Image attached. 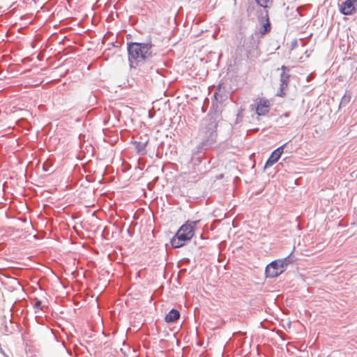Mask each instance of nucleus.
<instances>
[{
	"label": "nucleus",
	"instance_id": "1",
	"mask_svg": "<svg viewBox=\"0 0 357 357\" xmlns=\"http://www.w3.org/2000/svg\"><path fill=\"white\" fill-rule=\"evenodd\" d=\"M153 47L151 42L128 43L127 50L130 68H136L150 60L153 56Z\"/></svg>",
	"mask_w": 357,
	"mask_h": 357
},
{
	"label": "nucleus",
	"instance_id": "2",
	"mask_svg": "<svg viewBox=\"0 0 357 357\" xmlns=\"http://www.w3.org/2000/svg\"><path fill=\"white\" fill-rule=\"evenodd\" d=\"M217 123L215 121H210L199 133L200 142L196 146L195 152L201 153L211 148L216 142L217 138Z\"/></svg>",
	"mask_w": 357,
	"mask_h": 357
},
{
	"label": "nucleus",
	"instance_id": "3",
	"mask_svg": "<svg viewBox=\"0 0 357 357\" xmlns=\"http://www.w3.org/2000/svg\"><path fill=\"white\" fill-rule=\"evenodd\" d=\"M199 221L187 222L183 225L178 230L176 234L184 241L190 240L195 234V227L197 226Z\"/></svg>",
	"mask_w": 357,
	"mask_h": 357
},
{
	"label": "nucleus",
	"instance_id": "4",
	"mask_svg": "<svg viewBox=\"0 0 357 357\" xmlns=\"http://www.w3.org/2000/svg\"><path fill=\"white\" fill-rule=\"evenodd\" d=\"M260 42V36L258 33H253L248 39L244 41L243 47L247 53V56L249 57L252 52L257 50Z\"/></svg>",
	"mask_w": 357,
	"mask_h": 357
},
{
	"label": "nucleus",
	"instance_id": "5",
	"mask_svg": "<svg viewBox=\"0 0 357 357\" xmlns=\"http://www.w3.org/2000/svg\"><path fill=\"white\" fill-rule=\"evenodd\" d=\"M283 273V269L279 266V264L274 260L268 264L266 267L265 274L266 278H274Z\"/></svg>",
	"mask_w": 357,
	"mask_h": 357
},
{
	"label": "nucleus",
	"instance_id": "6",
	"mask_svg": "<svg viewBox=\"0 0 357 357\" xmlns=\"http://www.w3.org/2000/svg\"><path fill=\"white\" fill-rule=\"evenodd\" d=\"M282 73L280 75V92L278 93L279 96H283L284 95V91L287 87L289 82L290 75L287 72L289 71V68L285 66L281 67Z\"/></svg>",
	"mask_w": 357,
	"mask_h": 357
},
{
	"label": "nucleus",
	"instance_id": "7",
	"mask_svg": "<svg viewBox=\"0 0 357 357\" xmlns=\"http://www.w3.org/2000/svg\"><path fill=\"white\" fill-rule=\"evenodd\" d=\"M285 145L286 144H282V146H279L271 153V155L269 156V158H268L265 163V169L271 167L278 161L284 151V147Z\"/></svg>",
	"mask_w": 357,
	"mask_h": 357
},
{
	"label": "nucleus",
	"instance_id": "8",
	"mask_svg": "<svg viewBox=\"0 0 357 357\" xmlns=\"http://www.w3.org/2000/svg\"><path fill=\"white\" fill-rule=\"evenodd\" d=\"M357 0H346L341 4H339L340 12L344 15H351L356 9Z\"/></svg>",
	"mask_w": 357,
	"mask_h": 357
},
{
	"label": "nucleus",
	"instance_id": "9",
	"mask_svg": "<svg viewBox=\"0 0 357 357\" xmlns=\"http://www.w3.org/2000/svg\"><path fill=\"white\" fill-rule=\"evenodd\" d=\"M251 107L252 109L255 108L257 115L264 116L269 112L270 102L267 100H261L256 106L252 105Z\"/></svg>",
	"mask_w": 357,
	"mask_h": 357
},
{
	"label": "nucleus",
	"instance_id": "10",
	"mask_svg": "<svg viewBox=\"0 0 357 357\" xmlns=\"http://www.w3.org/2000/svg\"><path fill=\"white\" fill-rule=\"evenodd\" d=\"M261 26L255 31V33H259L260 38L264 36L266 33L269 32L271 31V26L269 22V19L268 17V15L266 14L265 17H262L261 19Z\"/></svg>",
	"mask_w": 357,
	"mask_h": 357
},
{
	"label": "nucleus",
	"instance_id": "11",
	"mask_svg": "<svg viewBox=\"0 0 357 357\" xmlns=\"http://www.w3.org/2000/svg\"><path fill=\"white\" fill-rule=\"evenodd\" d=\"M275 260L279 264V266H280V267L283 269L284 272L287 266L294 262V257H291V253H290L288 256H287L284 258Z\"/></svg>",
	"mask_w": 357,
	"mask_h": 357
},
{
	"label": "nucleus",
	"instance_id": "12",
	"mask_svg": "<svg viewBox=\"0 0 357 357\" xmlns=\"http://www.w3.org/2000/svg\"><path fill=\"white\" fill-rule=\"evenodd\" d=\"M180 317V312L175 309H172L165 316V320L167 323L174 322L178 319Z\"/></svg>",
	"mask_w": 357,
	"mask_h": 357
},
{
	"label": "nucleus",
	"instance_id": "13",
	"mask_svg": "<svg viewBox=\"0 0 357 357\" xmlns=\"http://www.w3.org/2000/svg\"><path fill=\"white\" fill-rule=\"evenodd\" d=\"M148 143V140L144 142H135V149L138 154L145 155L146 153V146Z\"/></svg>",
	"mask_w": 357,
	"mask_h": 357
},
{
	"label": "nucleus",
	"instance_id": "14",
	"mask_svg": "<svg viewBox=\"0 0 357 357\" xmlns=\"http://www.w3.org/2000/svg\"><path fill=\"white\" fill-rule=\"evenodd\" d=\"M185 241L181 239V237L176 234V235L171 239V244L173 248H178L184 245Z\"/></svg>",
	"mask_w": 357,
	"mask_h": 357
},
{
	"label": "nucleus",
	"instance_id": "15",
	"mask_svg": "<svg viewBox=\"0 0 357 357\" xmlns=\"http://www.w3.org/2000/svg\"><path fill=\"white\" fill-rule=\"evenodd\" d=\"M351 94L349 91H346L345 94L342 96L340 106L345 107L351 100Z\"/></svg>",
	"mask_w": 357,
	"mask_h": 357
},
{
	"label": "nucleus",
	"instance_id": "16",
	"mask_svg": "<svg viewBox=\"0 0 357 357\" xmlns=\"http://www.w3.org/2000/svg\"><path fill=\"white\" fill-rule=\"evenodd\" d=\"M255 1L261 7L266 8L269 0H255Z\"/></svg>",
	"mask_w": 357,
	"mask_h": 357
},
{
	"label": "nucleus",
	"instance_id": "17",
	"mask_svg": "<svg viewBox=\"0 0 357 357\" xmlns=\"http://www.w3.org/2000/svg\"><path fill=\"white\" fill-rule=\"evenodd\" d=\"M41 301H38L36 302L34 307L38 309H41Z\"/></svg>",
	"mask_w": 357,
	"mask_h": 357
},
{
	"label": "nucleus",
	"instance_id": "18",
	"mask_svg": "<svg viewBox=\"0 0 357 357\" xmlns=\"http://www.w3.org/2000/svg\"><path fill=\"white\" fill-rule=\"evenodd\" d=\"M0 352L4 356L6 355V353L4 352V351L3 350V349L0 347Z\"/></svg>",
	"mask_w": 357,
	"mask_h": 357
},
{
	"label": "nucleus",
	"instance_id": "19",
	"mask_svg": "<svg viewBox=\"0 0 357 357\" xmlns=\"http://www.w3.org/2000/svg\"><path fill=\"white\" fill-rule=\"evenodd\" d=\"M284 116H289V114H288L287 113H286V114H284Z\"/></svg>",
	"mask_w": 357,
	"mask_h": 357
},
{
	"label": "nucleus",
	"instance_id": "20",
	"mask_svg": "<svg viewBox=\"0 0 357 357\" xmlns=\"http://www.w3.org/2000/svg\"><path fill=\"white\" fill-rule=\"evenodd\" d=\"M5 357H9L6 354L4 355Z\"/></svg>",
	"mask_w": 357,
	"mask_h": 357
}]
</instances>
